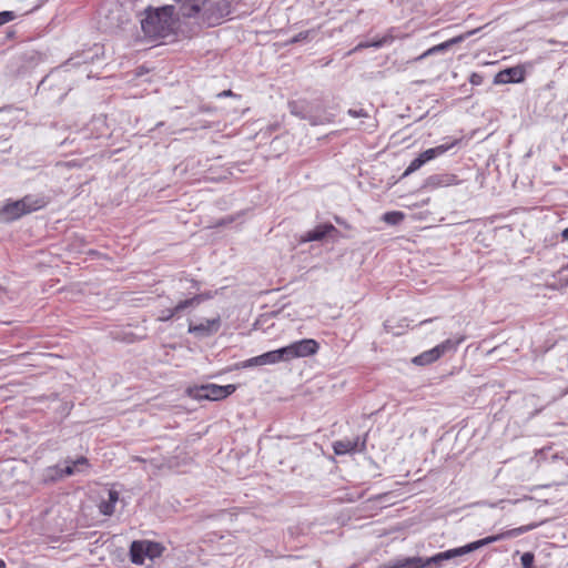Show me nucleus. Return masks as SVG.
<instances>
[{
  "label": "nucleus",
  "instance_id": "obj_1",
  "mask_svg": "<svg viewBox=\"0 0 568 568\" xmlns=\"http://www.w3.org/2000/svg\"><path fill=\"white\" fill-rule=\"evenodd\" d=\"M175 7L164 6L146 11L145 18L141 21L144 34L152 39L165 38L176 29Z\"/></svg>",
  "mask_w": 568,
  "mask_h": 568
},
{
  "label": "nucleus",
  "instance_id": "obj_2",
  "mask_svg": "<svg viewBox=\"0 0 568 568\" xmlns=\"http://www.w3.org/2000/svg\"><path fill=\"white\" fill-rule=\"evenodd\" d=\"M318 343L312 338L296 341L287 346L278 349L270 351L261 354V364L273 365L281 362H290L294 358L306 357L317 353Z\"/></svg>",
  "mask_w": 568,
  "mask_h": 568
},
{
  "label": "nucleus",
  "instance_id": "obj_3",
  "mask_svg": "<svg viewBox=\"0 0 568 568\" xmlns=\"http://www.w3.org/2000/svg\"><path fill=\"white\" fill-rule=\"evenodd\" d=\"M176 16L196 18L207 26L220 23L221 17L213 13V4L209 0H174Z\"/></svg>",
  "mask_w": 568,
  "mask_h": 568
},
{
  "label": "nucleus",
  "instance_id": "obj_4",
  "mask_svg": "<svg viewBox=\"0 0 568 568\" xmlns=\"http://www.w3.org/2000/svg\"><path fill=\"white\" fill-rule=\"evenodd\" d=\"M288 109L294 116L306 120L313 126L331 124L335 119V113L326 106L313 105L305 100L291 101Z\"/></svg>",
  "mask_w": 568,
  "mask_h": 568
},
{
  "label": "nucleus",
  "instance_id": "obj_5",
  "mask_svg": "<svg viewBox=\"0 0 568 568\" xmlns=\"http://www.w3.org/2000/svg\"><path fill=\"white\" fill-rule=\"evenodd\" d=\"M48 204V199L43 195L28 194L17 201H8L0 213L8 221H14L21 216L36 212Z\"/></svg>",
  "mask_w": 568,
  "mask_h": 568
},
{
  "label": "nucleus",
  "instance_id": "obj_6",
  "mask_svg": "<svg viewBox=\"0 0 568 568\" xmlns=\"http://www.w3.org/2000/svg\"><path fill=\"white\" fill-rule=\"evenodd\" d=\"M450 555V551L446 550L429 558L402 557L388 561L383 568H434L440 566L443 561L452 559Z\"/></svg>",
  "mask_w": 568,
  "mask_h": 568
},
{
  "label": "nucleus",
  "instance_id": "obj_7",
  "mask_svg": "<svg viewBox=\"0 0 568 568\" xmlns=\"http://www.w3.org/2000/svg\"><path fill=\"white\" fill-rule=\"evenodd\" d=\"M464 342V336H459L456 338H448L443 343L436 345L435 347L420 353L419 355L413 358V363L418 366L429 365L442 356L448 353H455L458 346Z\"/></svg>",
  "mask_w": 568,
  "mask_h": 568
},
{
  "label": "nucleus",
  "instance_id": "obj_8",
  "mask_svg": "<svg viewBox=\"0 0 568 568\" xmlns=\"http://www.w3.org/2000/svg\"><path fill=\"white\" fill-rule=\"evenodd\" d=\"M163 547L159 542L150 540H135L131 544V561L135 565H143L145 558L154 559L162 555Z\"/></svg>",
  "mask_w": 568,
  "mask_h": 568
},
{
  "label": "nucleus",
  "instance_id": "obj_9",
  "mask_svg": "<svg viewBox=\"0 0 568 568\" xmlns=\"http://www.w3.org/2000/svg\"><path fill=\"white\" fill-rule=\"evenodd\" d=\"M235 389L236 386L233 384L223 386L217 384H206L195 387L191 394L197 399L221 400L232 395Z\"/></svg>",
  "mask_w": 568,
  "mask_h": 568
},
{
  "label": "nucleus",
  "instance_id": "obj_10",
  "mask_svg": "<svg viewBox=\"0 0 568 568\" xmlns=\"http://www.w3.org/2000/svg\"><path fill=\"white\" fill-rule=\"evenodd\" d=\"M532 527H521L517 530H509V531H506V532H501V534H498V535H494V536H488L486 538H483V539H479V540H476V541H473L468 545H465L463 547H458V548H454V549H449L450 551V556H452V559L455 558V557H458V556H463V555H466L470 551H474V550H477L479 549L480 547H484L486 545H489V544H493V542H496V541H499L504 538H507V537H511L515 535V531H518V532H524V531H527L529 529H531Z\"/></svg>",
  "mask_w": 568,
  "mask_h": 568
},
{
  "label": "nucleus",
  "instance_id": "obj_11",
  "mask_svg": "<svg viewBox=\"0 0 568 568\" xmlns=\"http://www.w3.org/2000/svg\"><path fill=\"white\" fill-rule=\"evenodd\" d=\"M526 78V69L524 65H515L499 71L495 78V84L521 83Z\"/></svg>",
  "mask_w": 568,
  "mask_h": 568
},
{
  "label": "nucleus",
  "instance_id": "obj_12",
  "mask_svg": "<svg viewBox=\"0 0 568 568\" xmlns=\"http://www.w3.org/2000/svg\"><path fill=\"white\" fill-rule=\"evenodd\" d=\"M221 326L220 316L211 320H204L199 324H190L189 332L197 337L211 336L219 331Z\"/></svg>",
  "mask_w": 568,
  "mask_h": 568
},
{
  "label": "nucleus",
  "instance_id": "obj_13",
  "mask_svg": "<svg viewBox=\"0 0 568 568\" xmlns=\"http://www.w3.org/2000/svg\"><path fill=\"white\" fill-rule=\"evenodd\" d=\"M477 31H478V29H474V30L468 31L466 33L459 34L457 37H454V38H452V39H449V40H447L445 42H442V43H439L437 45H434V47L429 48L428 50H426L423 54H420L416 60L422 61V60H424L425 58H427L429 55L445 52L446 50H448L454 44L463 42L468 37L475 34Z\"/></svg>",
  "mask_w": 568,
  "mask_h": 568
},
{
  "label": "nucleus",
  "instance_id": "obj_14",
  "mask_svg": "<svg viewBox=\"0 0 568 568\" xmlns=\"http://www.w3.org/2000/svg\"><path fill=\"white\" fill-rule=\"evenodd\" d=\"M203 300V296L202 295H196L192 298H187V300H184L182 302H180L175 307L173 308H166V310H163L159 316H158V320L161 321V322H166L169 320H171L176 313L194 305L195 303H200L201 301Z\"/></svg>",
  "mask_w": 568,
  "mask_h": 568
},
{
  "label": "nucleus",
  "instance_id": "obj_15",
  "mask_svg": "<svg viewBox=\"0 0 568 568\" xmlns=\"http://www.w3.org/2000/svg\"><path fill=\"white\" fill-rule=\"evenodd\" d=\"M336 229L333 224H321L314 227L313 230L306 232L303 237L302 242H313V241H321L326 235L331 234L332 232H335Z\"/></svg>",
  "mask_w": 568,
  "mask_h": 568
},
{
  "label": "nucleus",
  "instance_id": "obj_16",
  "mask_svg": "<svg viewBox=\"0 0 568 568\" xmlns=\"http://www.w3.org/2000/svg\"><path fill=\"white\" fill-rule=\"evenodd\" d=\"M458 143V140H452L447 141L443 144H439L435 148H430L424 152H422L419 155L422 159L425 160V163L444 155L447 151H449L452 148H454Z\"/></svg>",
  "mask_w": 568,
  "mask_h": 568
},
{
  "label": "nucleus",
  "instance_id": "obj_17",
  "mask_svg": "<svg viewBox=\"0 0 568 568\" xmlns=\"http://www.w3.org/2000/svg\"><path fill=\"white\" fill-rule=\"evenodd\" d=\"M65 464L67 465L62 467L64 477L83 473L89 467V462L84 457H79L75 460H65Z\"/></svg>",
  "mask_w": 568,
  "mask_h": 568
},
{
  "label": "nucleus",
  "instance_id": "obj_18",
  "mask_svg": "<svg viewBox=\"0 0 568 568\" xmlns=\"http://www.w3.org/2000/svg\"><path fill=\"white\" fill-rule=\"evenodd\" d=\"M65 464L67 465L62 467L64 477L83 473L89 467V462L84 457H79L75 460H65Z\"/></svg>",
  "mask_w": 568,
  "mask_h": 568
},
{
  "label": "nucleus",
  "instance_id": "obj_19",
  "mask_svg": "<svg viewBox=\"0 0 568 568\" xmlns=\"http://www.w3.org/2000/svg\"><path fill=\"white\" fill-rule=\"evenodd\" d=\"M358 438L337 440L333 444V449L336 455L352 454L358 450Z\"/></svg>",
  "mask_w": 568,
  "mask_h": 568
},
{
  "label": "nucleus",
  "instance_id": "obj_20",
  "mask_svg": "<svg viewBox=\"0 0 568 568\" xmlns=\"http://www.w3.org/2000/svg\"><path fill=\"white\" fill-rule=\"evenodd\" d=\"M459 180L454 174H437L433 175L428 180V184L435 187H446L457 185Z\"/></svg>",
  "mask_w": 568,
  "mask_h": 568
},
{
  "label": "nucleus",
  "instance_id": "obj_21",
  "mask_svg": "<svg viewBox=\"0 0 568 568\" xmlns=\"http://www.w3.org/2000/svg\"><path fill=\"white\" fill-rule=\"evenodd\" d=\"M118 500V493L115 490H110L108 500H103L99 505L100 513L104 516H111L114 513L115 504Z\"/></svg>",
  "mask_w": 568,
  "mask_h": 568
},
{
  "label": "nucleus",
  "instance_id": "obj_22",
  "mask_svg": "<svg viewBox=\"0 0 568 568\" xmlns=\"http://www.w3.org/2000/svg\"><path fill=\"white\" fill-rule=\"evenodd\" d=\"M64 478L63 468L59 465L51 466L43 471V481L53 483Z\"/></svg>",
  "mask_w": 568,
  "mask_h": 568
},
{
  "label": "nucleus",
  "instance_id": "obj_23",
  "mask_svg": "<svg viewBox=\"0 0 568 568\" xmlns=\"http://www.w3.org/2000/svg\"><path fill=\"white\" fill-rule=\"evenodd\" d=\"M405 215L403 212H399V211H390V212H386L384 215H383V221L387 224H390V225H396V224H399L403 220H404Z\"/></svg>",
  "mask_w": 568,
  "mask_h": 568
},
{
  "label": "nucleus",
  "instance_id": "obj_24",
  "mask_svg": "<svg viewBox=\"0 0 568 568\" xmlns=\"http://www.w3.org/2000/svg\"><path fill=\"white\" fill-rule=\"evenodd\" d=\"M425 163V160L422 159L420 155H418L417 158H415L410 163L409 165L407 166V169L405 170L404 172V175H409L412 174L413 172L419 170Z\"/></svg>",
  "mask_w": 568,
  "mask_h": 568
},
{
  "label": "nucleus",
  "instance_id": "obj_25",
  "mask_svg": "<svg viewBox=\"0 0 568 568\" xmlns=\"http://www.w3.org/2000/svg\"><path fill=\"white\" fill-rule=\"evenodd\" d=\"M387 40L384 38V39H381V40H377V41H367V42H361L358 43L354 51H357V50H361V49H364V48H381L384 45V43L386 42Z\"/></svg>",
  "mask_w": 568,
  "mask_h": 568
},
{
  "label": "nucleus",
  "instance_id": "obj_26",
  "mask_svg": "<svg viewBox=\"0 0 568 568\" xmlns=\"http://www.w3.org/2000/svg\"><path fill=\"white\" fill-rule=\"evenodd\" d=\"M253 366H262L260 355L236 364V368H248Z\"/></svg>",
  "mask_w": 568,
  "mask_h": 568
},
{
  "label": "nucleus",
  "instance_id": "obj_27",
  "mask_svg": "<svg viewBox=\"0 0 568 568\" xmlns=\"http://www.w3.org/2000/svg\"><path fill=\"white\" fill-rule=\"evenodd\" d=\"M534 560H535L534 554H531V552L523 554V556L520 558L523 568H534Z\"/></svg>",
  "mask_w": 568,
  "mask_h": 568
},
{
  "label": "nucleus",
  "instance_id": "obj_28",
  "mask_svg": "<svg viewBox=\"0 0 568 568\" xmlns=\"http://www.w3.org/2000/svg\"><path fill=\"white\" fill-rule=\"evenodd\" d=\"M347 114L353 116V118L371 119L368 112L366 110L362 109V108H359V109H349L347 111Z\"/></svg>",
  "mask_w": 568,
  "mask_h": 568
},
{
  "label": "nucleus",
  "instance_id": "obj_29",
  "mask_svg": "<svg viewBox=\"0 0 568 568\" xmlns=\"http://www.w3.org/2000/svg\"><path fill=\"white\" fill-rule=\"evenodd\" d=\"M13 19H14V13L12 11L0 12V26L6 24Z\"/></svg>",
  "mask_w": 568,
  "mask_h": 568
},
{
  "label": "nucleus",
  "instance_id": "obj_30",
  "mask_svg": "<svg viewBox=\"0 0 568 568\" xmlns=\"http://www.w3.org/2000/svg\"><path fill=\"white\" fill-rule=\"evenodd\" d=\"M308 36H310V31L300 32L298 34L293 37L290 42L291 43H297L300 41L306 40L308 38Z\"/></svg>",
  "mask_w": 568,
  "mask_h": 568
},
{
  "label": "nucleus",
  "instance_id": "obj_31",
  "mask_svg": "<svg viewBox=\"0 0 568 568\" xmlns=\"http://www.w3.org/2000/svg\"><path fill=\"white\" fill-rule=\"evenodd\" d=\"M376 129V123L372 120L363 130L367 132H373Z\"/></svg>",
  "mask_w": 568,
  "mask_h": 568
},
{
  "label": "nucleus",
  "instance_id": "obj_32",
  "mask_svg": "<svg viewBox=\"0 0 568 568\" xmlns=\"http://www.w3.org/2000/svg\"><path fill=\"white\" fill-rule=\"evenodd\" d=\"M470 81H471L473 84H478L479 83V77L477 74H473Z\"/></svg>",
  "mask_w": 568,
  "mask_h": 568
},
{
  "label": "nucleus",
  "instance_id": "obj_33",
  "mask_svg": "<svg viewBox=\"0 0 568 568\" xmlns=\"http://www.w3.org/2000/svg\"><path fill=\"white\" fill-rule=\"evenodd\" d=\"M561 236L564 240L568 241V227L562 231Z\"/></svg>",
  "mask_w": 568,
  "mask_h": 568
},
{
  "label": "nucleus",
  "instance_id": "obj_34",
  "mask_svg": "<svg viewBox=\"0 0 568 568\" xmlns=\"http://www.w3.org/2000/svg\"><path fill=\"white\" fill-rule=\"evenodd\" d=\"M78 62H73V59H71L70 61H68V63L65 64V67H69V65H77Z\"/></svg>",
  "mask_w": 568,
  "mask_h": 568
},
{
  "label": "nucleus",
  "instance_id": "obj_35",
  "mask_svg": "<svg viewBox=\"0 0 568 568\" xmlns=\"http://www.w3.org/2000/svg\"><path fill=\"white\" fill-rule=\"evenodd\" d=\"M0 568H6V562L2 559H0Z\"/></svg>",
  "mask_w": 568,
  "mask_h": 568
},
{
  "label": "nucleus",
  "instance_id": "obj_36",
  "mask_svg": "<svg viewBox=\"0 0 568 568\" xmlns=\"http://www.w3.org/2000/svg\"><path fill=\"white\" fill-rule=\"evenodd\" d=\"M565 393H568V389Z\"/></svg>",
  "mask_w": 568,
  "mask_h": 568
}]
</instances>
